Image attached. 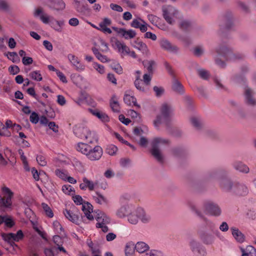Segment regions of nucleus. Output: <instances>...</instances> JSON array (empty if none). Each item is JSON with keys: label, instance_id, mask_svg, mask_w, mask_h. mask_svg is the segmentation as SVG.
<instances>
[{"label": "nucleus", "instance_id": "ddd939ff", "mask_svg": "<svg viewBox=\"0 0 256 256\" xmlns=\"http://www.w3.org/2000/svg\"><path fill=\"white\" fill-rule=\"evenodd\" d=\"M134 208V206L132 204H124L116 210V216L118 218H124L128 216Z\"/></svg>", "mask_w": 256, "mask_h": 256}, {"label": "nucleus", "instance_id": "c9c22d12", "mask_svg": "<svg viewBox=\"0 0 256 256\" xmlns=\"http://www.w3.org/2000/svg\"><path fill=\"white\" fill-rule=\"evenodd\" d=\"M92 197L96 202L100 204H106L108 202L106 198L99 192H96Z\"/></svg>", "mask_w": 256, "mask_h": 256}, {"label": "nucleus", "instance_id": "6ab92c4d", "mask_svg": "<svg viewBox=\"0 0 256 256\" xmlns=\"http://www.w3.org/2000/svg\"><path fill=\"white\" fill-rule=\"evenodd\" d=\"M124 101L126 104L128 106H135L138 108H140V106L136 102V99L134 96L132 91H126L124 96Z\"/></svg>", "mask_w": 256, "mask_h": 256}, {"label": "nucleus", "instance_id": "1a4fd4ad", "mask_svg": "<svg viewBox=\"0 0 256 256\" xmlns=\"http://www.w3.org/2000/svg\"><path fill=\"white\" fill-rule=\"evenodd\" d=\"M190 206L192 210L198 216L202 218L206 228L211 230H214L216 227V224L212 221L204 216L202 213L196 208L194 204H191Z\"/></svg>", "mask_w": 256, "mask_h": 256}, {"label": "nucleus", "instance_id": "3c124183", "mask_svg": "<svg viewBox=\"0 0 256 256\" xmlns=\"http://www.w3.org/2000/svg\"><path fill=\"white\" fill-rule=\"evenodd\" d=\"M92 66L100 74H104L105 72L104 66L96 62H93Z\"/></svg>", "mask_w": 256, "mask_h": 256}, {"label": "nucleus", "instance_id": "7ed1b4c3", "mask_svg": "<svg viewBox=\"0 0 256 256\" xmlns=\"http://www.w3.org/2000/svg\"><path fill=\"white\" fill-rule=\"evenodd\" d=\"M169 144V140L163 138H155L152 140L150 152L159 162H162L164 159L161 151L162 148L164 146L168 145Z\"/></svg>", "mask_w": 256, "mask_h": 256}, {"label": "nucleus", "instance_id": "c756f323", "mask_svg": "<svg viewBox=\"0 0 256 256\" xmlns=\"http://www.w3.org/2000/svg\"><path fill=\"white\" fill-rule=\"evenodd\" d=\"M230 230L234 238L238 242L242 243L244 241V234L238 228L232 227Z\"/></svg>", "mask_w": 256, "mask_h": 256}, {"label": "nucleus", "instance_id": "4d7b16f0", "mask_svg": "<svg viewBox=\"0 0 256 256\" xmlns=\"http://www.w3.org/2000/svg\"><path fill=\"white\" fill-rule=\"evenodd\" d=\"M8 58L13 62H16L20 60L18 54L16 52H9L8 54Z\"/></svg>", "mask_w": 256, "mask_h": 256}, {"label": "nucleus", "instance_id": "20e7f679", "mask_svg": "<svg viewBox=\"0 0 256 256\" xmlns=\"http://www.w3.org/2000/svg\"><path fill=\"white\" fill-rule=\"evenodd\" d=\"M74 134L78 138L85 140L87 142L92 144L98 141V137L96 133L91 131L88 128L76 126L74 129Z\"/></svg>", "mask_w": 256, "mask_h": 256}, {"label": "nucleus", "instance_id": "e2e57ef3", "mask_svg": "<svg viewBox=\"0 0 256 256\" xmlns=\"http://www.w3.org/2000/svg\"><path fill=\"white\" fill-rule=\"evenodd\" d=\"M73 200L74 201V203L77 205H83L84 202H84L82 197L80 195H76L74 196Z\"/></svg>", "mask_w": 256, "mask_h": 256}, {"label": "nucleus", "instance_id": "a19ab883", "mask_svg": "<svg viewBox=\"0 0 256 256\" xmlns=\"http://www.w3.org/2000/svg\"><path fill=\"white\" fill-rule=\"evenodd\" d=\"M143 64L144 68H146L148 72L150 74H152L153 72V67L156 65V62L154 61L150 60H144L143 62Z\"/></svg>", "mask_w": 256, "mask_h": 256}, {"label": "nucleus", "instance_id": "e433bc0d", "mask_svg": "<svg viewBox=\"0 0 256 256\" xmlns=\"http://www.w3.org/2000/svg\"><path fill=\"white\" fill-rule=\"evenodd\" d=\"M1 236L5 242L8 243L13 248L14 247H18V246L14 243V242L12 233H2L1 234Z\"/></svg>", "mask_w": 256, "mask_h": 256}, {"label": "nucleus", "instance_id": "4be33fe9", "mask_svg": "<svg viewBox=\"0 0 256 256\" xmlns=\"http://www.w3.org/2000/svg\"><path fill=\"white\" fill-rule=\"evenodd\" d=\"M232 192L238 195H245L248 192L246 186L238 182H234Z\"/></svg>", "mask_w": 256, "mask_h": 256}, {"label": "nucleus", "instance_id": "6e6d98bb", "mask_svg": "<svg viewBox=\"0 0 256 256\" xmlns=\"http://www.w3.org/2000/svg\"><path fill=\"white\" fill-rule=\"evenodd\" d=\"M14 242H18L24 238V234L21 230H19L16 234L12 233Z\"/></svg>", "mask_w": 256, "mask_h": 256}, {"label": "nucleus", "instance_id": "5fc2aeb1", "mask_svg": "<svg viewBox=\"0 0 256 256\" xmlns=\"http://www.w3.org/2000/svg\"><path fill=\"white\" fill-rule=\"evenodd\" d=\"M36 161L38 164L40 166H44L47 164V162L45 157L42 154L38 155L36 156Z\"/></svg>", "mask_w": 256, "mask_h": 256}, {"label": "nucleus", "instance_id": "cd10ccee", "mask_svg": "<svg viewBox=\"0 0 256 256\" xmlns=\"http://www.w3.org/2000/svg\"><path fill=\"white\" fill-rule=\"evenodd\" d=\"M138 213L139 214V220L144 224H148L150 222L152 216L147 214L143 208H138Z\"/></svg>", "mask_w": 256, "mask_h": 256}, {"label": "nucleus", "instance_id": "aec40b11", "mask_svg": "<svg viewBox=\"0 0 256 256\" xmlns=\"http://www.w3.org/2000/svg\"><path fill=\"white\" fill-rule=\"evenodd\" d=\"M112 28L126 40L132 38L136 36V32L132 29L126 30L124 28H118L115 27H113Z\"/></svg>", "mask_w": 256, "mask_h": 256}, {"label": "nucleus", "instance_id": "0e129e2a", "mask_svg": "<svg viewBox=\"0 0 256 256\" xmlns=\"http://www.w3.org/2000/svg\"><path fill=\"white\" fill-rule=\"evenodd\" d=\"M246 253L250 256H256V250L254 246H248L246 248Z\"/></svg>", "mask_w": 256, "mask_h": 256}, {"label": "nucleus", "instance_id": "dca6fc26", "mask_svg": "<svg viewBox=\"0 0 256 256\" xmlns=\"http://www.w3.org/2000/svg\"><path fill=\"white\" fill-rule=\"evenodd\" d=\"M130 26L135 28H138L142 32H144L147 31L149 26L144 20L138 17L133 19L130 23Z\"/></svg>", "mask_w": 256, "mask_h": 256}, {"label": "nucleus", "instance_id": "f03ea898", "mask_svg": "<svg viewBox=\"0 0 256 256\" xmlns=\"http://www.w3.org/2000/svg\"><path fill=\"white\" fill-rule=\"evenodd\" d=\"M160 110V114H158L154 120V125L156 128H158L162 124H168L174 115V108L170 104H163Z\"/></svg>", "mask_w": 256, "mask_h": 256}, {"label": "nucleus", "instance_id": "7c9ffc66", "mask_svg": "<svg viewBox=\"0 0 256 256\" xmlns=\"http://www.w3.org/2000/svg\"><path fill=\"white\" fill-rule=\"evenodd\" d=\"M88 110L92 114L97 117L102 122L108 121V116L104 112H101L96 109L88 108Z\"/></svg>", "mask_w": 256, "mask_h": 256}, {"label": "nucleus", "instance_id": "680f3d73", "mask_svg": "<svg viewBox=\"0 0 256 256\" xmlns=\"http://www.w3.org/2000/svg\"><path fill=\"white\" fill-rule=\"evenodd\" d=\"M53 226L54 230L58 233H60L62 232L63 231L62 227V226L60 223L57 220L54 221L53 222Z\"/></svg>", "mask_w": 256, "mask_h": 256}, {"label": "nucleus", "instance_id": "f8f14e48", "mask_svg": "<svg viewBox=\"0 0 256 256\" xmlns=\"http://www.w3.org/2000/svg\"><path fill=\"white\" fill-rule=\"evenodd\" d=\"M111 43L112 48L120 53L122 56H124L128 52V47L124 42L114 39L111 40Z\"/></svg>", "mask_w": 256, "mask_h": 256}, {"label": "nucleus", "instance_id": "79ce46f5", "mask_svg": "<svg viewBox=\"0 0 256 256\" xmlns=\"http://www.w3.org/2000/svg\"><path fill=\"white\" fill-rule=\"evenodd\" d=\"M62 192L66 194L73 195L75 192L74 188L70 184H65L62 186Z\"/></svg>", "mask_w": 256, "mask_h": 256}, {"label": "nucleus", "instance_id": "8fccbe9b", "mask_svg": "<svg viewBox=\"0 0 256 256\" xmlns=\"http://www.w3.org/2000/svg\"><path fill=\"white\" fill-rule=\"evenodd\" d=\"M72 165L77 171L79 172H84V166L80 161L77 160H74V161L72 162Z\"/></svg>", "mask_w": 256, "mask_h": 256}, {"label": "nucleus", "instance_id": "338daca9", "mask_svg": "<svg viewBox=\"0 0 256 256\" xmlns=\"http://www.w3.org/2000/svg\"><path fill=\"white\" fill-rule=\"evenodd\" d=\"M30 119L32 123L36 124L38 122L39 117L36 112H32L30 116Z\"/></svg>", "mask_w": 256, "mask_h": 256}, {"label": "nucleus", "instance_id": "c03bdc74", "mask_svg": "<svg viewBox=\"0 0 256 256\" xmlns=\"http://www.w3.org/2000/svg\"><path fill=\"white\" fill-rule=\"evenodd\" d=\"M30 78L36 81H41L42 80V76L40 74V72L38 70H35L31 72L30 74Z\"/></svg>", "mask_w": 256, "mask_h": 256}, {"label": "nucleus", "instance_id": "a18cd8bd", "mask_svg": "<svg viewBox=\"0 0 256 256\" xmlns=\"http://www.w3.org/2000/svg\"><path fill=\"white\" fill-rule=\"evenodd\" d=\"M191 22L186 20H182L179 24L180 28L183 30H188L191 27Z\"/></svg>", "mask_w": 256, "mask_h": 256}, {"label": "nucleus", "instance_id": "4c0bfd02", "mask_svg": "<svg viewBox=\"0 0 256 256\" xmlns=\"http://www.w3.org/2000/svg\"><path fill=\"white\" fill-rule=\"evenodd\" d=\"M144 83L142 82L140 80V76L138 75L136 76L134 81V86L137 90L142 92H144L148 90V88L144 86Z\"/></svg>", "mask_w": 256, "mask_h": 256}, {"label": "nucleus", "instance_id": "c85d7f7f", "mask_svg": "<svg viewBox=\"0 0 256 256\" xmlns=\"http://www.w3.org/2000/svg\"><path fill=\"white\" fill-rule=\"evenodd\" d=\"M132 45L135 48L142 52L144 54H148L149 53V50L146 44L142 41H134Z\"/></svg>", "mask_w": 256, "mask_h": 256}, {"label": "nucleus", "instance_id": "2eb2a0df", "mask_svg": "<svg viewBox=\"0 0 256 256\" xmlns=\"http://www.w3.org/2000/svg\"><path fill=\"white\" fill-rule=\"evenodd\" d=\"M102 148L100 146H96L93 148L92 147L86 157L90 160H97L102 157Z\"/></svg>", "mask_w": 256, "mask_h": 256}, {"label": "nucleus", "instance_id": "69168bd1", "mask_svg": "<svg viewBox=\"0 0 256 256\" xmlns=\"http://www.w3.org/2000/svg\"><path fill=\"white\" fill-rule=\"evenodd\" d=\"M8 71L10 73V74L12 75H15L18 74L20 72V68L17 66H11L8 68Z\"/></svg>", "mask_w": 256, "mask_h": 256}, {"label": "nucleus", "instance_id": "37998d69", "mask_svg": "<svg viewBox=\"0 0 256 256\" xmlns=\"http://www.w3.org/2000/svg\"><path fill=\"white\" fill-rule=\"evenodd\" d=\"M55 174L57 176L62 180H66L68 176V172L64 170L56 169L55 171Z\"/></svg>", "mask_w": 256, "mask_h": 256}, {"label": "nucleus", "instance_id": "f704fd0d", "mask_svg": "<svg viewBox=\"0 0 256 256\" xmlns=\"http://www.w3.org/2000/svg\"><path fill=\"white\" fill-rule=\"evenodd\" d=\"M149 248L150 247L148 245L143 242H138L135 244V250L137 252L140 254L144 253L148 250Z\"/></svg>", "mask_w": 256, "mask_h": 256}, {"label": "nucleus", "instance_id": "09e8293b", "mask_svg": "<svg viewBox=\"0 0 256 256\" xmlns=\"http://www.w3.org/2000/svg\"><path fill=\"white\" fill-rule=\"evenodd\" d=\"M42 206L44 209L46 214L49 218H52L54 216L53 212L50 207L46 203H42Z\"/></svg>", "mask_w": 256, "mask_h": 256}, {"label": "nucleus", "instance_id": "a878e982", "mask_svg": "<svg viewBox=\"0 0 256 256\" xmlns=\"http://www.w3.org/2000/svg\"><path fill=\"white\" fill-rule=\"evenodd\" d=\"M66 218L72 222L78 224L80 222L79 216L74 213L72 210H66L64 211Z\"/></svg>", "mask_w": 256, "mask_h": 256}, {"label": "nucleus", "instance_id": "58836bf2", "mask_svg": "<svg viewBox=\"0 0 256 256\" xmlns=\"http://www.w3.org/2000/svg\"><path fill=\"white\" fill-rule=\"evenodd\" d=\"M135 250V244L130 242H128L125 247V254L126 256H133V254Z\"/></svg>", "mask_w": 256, "mask_h": 256}, {"label": "nucleus", "instance_id": "6e6552de", "mask_svg": "<svg viewBox=\"0 0 256 256\" xmlns=\"http://www.w3.org/2000/svg\"><path fill=\"white\" fill-rule=\"evenodd\" d=\"M204 208L206 212L212 216H219L222 214V210L216 203L208 201L204 203Z\"/></svg>", "mask_w": 256, "mask_h": 256}, {"label": "nucleus", "instance_id": "ea45409f", "mask_svg": "<svg viewBox=\"0 0 256 256\" xmlns=\"http://www.w3.org/2000/svg\"><path fill=\"white\" fill-rule=\"evenodd\" d=\"M172 90L180 94H183L184 93V86L182 84L176 80H174L172 85Z\"/></svg>", "mask_w": 256, "mask_h": 256}, {"label": "nucleus", "instance_id": "5701e85b", "mask_svg": "<svg viewBox=\"0 0 256 256\" xmlns=\"http://www.w3.org/2000/svg\"><path fill=\"white\" fill-rule=\"evenodd\" d=\"M218 182L220 187L223 190L232 192L234 183L226 178L220 179Z\"/></svg>", "mask_w": 256, "mask_h": 256}, {"label": "nucleus", "instance_id": "603ef678", "mask_svg": "<svg viewBox=\"0 0 256 256\" xmlns=\"http://www.w3.org/2000/svg\"><path fill=\"white\" fill-rule=\"evenodd\" d=\"M191 123L196 129H200L202 126V122L200 119L196 117H193L191 118Z\"/></svg>", "mask_w": 256, "mask_h": 256}, {"label": "nucleus", "instance_id": "39448f33", "mask_svg": "<svg viewBox=\"0 0 256 256\" xmlns=\"http://www.w3.org/2000/svg\"><path fill=\"white\" fill-rule=\"evenodd\" d=\"M162 10L164 18L170 24H173L176 20L182 17L180 12L172 6H164Z\"/></svg>", "mask_w": 256, "mask_h": 256}, {"label": "nucleus", "instance_id": "bf43d9fd", "mask_svg": "<svg viewBox=\"0 0 256 256\" xmlns=\"http://www.w3.org/2000/svg\"><path fill=\"white\" fill-rule=\"evenodd\" d=\"M148 18L149 21L154 25L156 26L159 20V18L153 14H148Z\"/></svg>", "mask_w": 256, "mask_h": 256}, {"label": "nucleus", "instance_id": "13d9d810", "mask_svg": "<svg viewBox=\"0 0 256 256\" xmlns=\"http://www.w3.org/2000/svg\"><path fill=\"white\" fill-rule=\"evenodd\" d=\"M153 90L155 92V94L157 97L161 96L164 93V88L162 86H154Z\"/></svg>", "mask_w": 256, "mask_h": 256}, {"label": "nucleus", "instance_id": "423d86ee", "mask_svg": "<svg viewBox=\"0 0 256 256\" xmlns=\"http://www.w3.org/2000/svg\"><path fill=\"white\" fill-rule=\"evenodd\" d=\"M218 56H223L228 61H235L241 59L243 56L240 54H235L225 46H220L216 49Z\"/></svg>", "mask_w": 256, "mask_h": 256}, {"label": "nucleus", "instance_id": "473e14b6", "mask_svg": "<svg viewBox=\"0 0 256 256\" xmlns=\"http://www.w3.org/2000/svg\"><path fill=\"white\" fill-rule=\"evenodd\" d=\"M110 106L112 110L114 112H119L120 107L118 102V98L116 96L113 95L110 101Z\"/></svg>", "mask_w": 256, "mask_h": 256}, {"label": "nucleus", "instance_id": "9b49d317", "mask_svg": "<svg viewBox=\"0 0 256 256\" xmlns=\"http://www.w3.org/2000/svg\"><path fill=\"white\" fill-rule=\"evenodd\" d=\"M2 191L6 195V198L0 196V205L4 208H10L12 205V192L7 187H3Z\"/></svg>", "mask_w": 256, "mask_h": 256}, {"label": "nucleus", "instance_id": "bb28decb", "mask_svg": "<svg viewBox=\"0 0 256 256\" xmlns=\"http://www.w3.org/2000/svg\"><path fill=\"white\" fill-rule=\"evenodd\" d=\"M138 208H133L132 210L129 214L128 217V222L132 224H136L138 223L139 220V214L138 213Z\"/></svg>", "mask_w": 256, "mask_h": 256}, {"label": "nucleus", "instance_id": "72a5a7b5", "mask_svg": "<svg viewBox=\"0 0 256 256\" xmlns=\"http://www.w3.org/2000/svg\"><path fill=\"white\" fill-rule=\"evenodd\" d=\"M91 148V146L84 142H78L76 146V150L86 156L90 150Z\"/></svg>", "mask_w": 256, "mask_h": 256}, {"label": "nucleus", "instance_id": "774afa93", "mask_svg": "<svg viewBox=\"0 0 256 256\" xmlns=\"http://www.w3.org/2000/svg\"><path fill=\"white\" fill-rule=\"evenodd\" d=\"M150 256H164L163 252L160 250H152L149 252Z\"/></svg>", "mask_w": 256, "mask_h": 256}, {"label": "nucleus", "instance_id": "b1692460", "mask_svg": "<svg viewBox=\"0 0 256 256\" xmlns=\"http://www.w3.org/2000/svg\"><path fill=\"white\" fill-rule=\"evenodd\" d=\"M82 210L84 216L88 220H94V216L92 214L93 212V207L90 203L88 202H84L83 205H82Z\"/></svg>", "mask_w": 256, "mask_h": 256}, {"label": "nucleus", "instance_id": "0eeeda50", "mask_svg": "<svg viewBox=\"0 0 256 256\" xmlns=\"http://www.w3.org/2000/svg\"><path fill=\"white\" fill-rule=\"evenodd\" d=\"M94 214L95 218L98 222L96 227L101 228L104 232H107L108 230V228L106 224L110 222V218L106 214L100 210L94 212Z\"/></svg>", "mask_w": 256, "mask_h": 256}, {"label": "nucleus", "instance_id": "9d476101", "mask_svg": "<svg viewBox=\"0 0 256 256\" xmlns=\"http://www.w3.org/2000/svg\"><path fill=\"white\" fill-rule=\"evenodd\" d=\"M189 246L191 250L196 256H205L206 251L200 243L194 239H191L189 242Z\"/></svg>", "mask_w": 256, "mask_h": 256}, {"label": "nucleus", "instance_id": "412c9836", "mask_svg": "<svg viewBox=\"0 0 256 256\" xmlns=\"http://www.w3.org/2000/svg\"><path fill=\"white\" fill-rule=\"evenodd\" d=\"M254 92L250 88H246L244 90V96L246 102L250 106H254L256 105V100L254 97Z\"/></svg>", "mask_w": 256, "mask_h": 256}, {"label": "nucleus", "instance_id": "864d4df0", "mask_svg": "<svg viewBox=\"0 0 256 256\" xmlns=\"http://www.w3.org/2000/svg\"><path fill=\"white\" fill-rule=\"evenodd\" d=\"M199 76L202 79L206 80L210 76L208 71L204 69H200L198 70Z\"/></svg>", "mask_w": 256, "mask_h": 256}, {"label": "nucleus", "instance_id": "2f4dec72", "mask_svg": "<svg viewBox=\"0 0 256 256\" xmlns=\"http://www.w3.org/2000/svg\"><path fill=\"white\" fill-rule=\"evenodd\" d=\"M232 166L235 170L240 172L247 174L249 172V168L244 164L240 161H236L232 164Z\"/></svg>", "mask_w": 256, "mask_h": 256}, {"label": "nucleus", "instance_id": "f3484780", "mask_svg": "<svg viewBox=\"0 0 256 256\" xmlns=\"http://www.w3.org/2000/svg\"><path fill=\"white\" fill-rule=\"evenodd\" d=\"M160 47L170 52L173 54H177L178 52V48L175 45L172 44L168 40L162 38L160 41Z\"/></svg>", "mask_w": 256, "mask_h": 256}, {"label": "nucleus", "instance_id": "49530a36", "mask_svg": "<svg viewBox=\"0 0 256 256\" xmlns=\"http://www.w3.org/2000/svg\"><path fill=\"white\" fill-rule=\"evenodd\" d=\"M200 238L203 242L207 244H212L214 242V237L210 234L202 235Z\"/></svg>", "mask_w": 256, "mask_h": 256}, {"label": "nucleus", "instance_id": "de8ad7c7", "mask_svg": "<svg viewBox=\"0 0 256 256\" xmlns=\"http://www.w3.org/2000/svg\"><path fill=\"white\" fill-rule=\"evenodd\" d=\"M117 151V147L114 144L108 145L106 148V152L110 156L115 155Z\"/></svg>", "mask_w": 256, "mask_h": 256}, {"label": "nucleus", "instance_id": "052dcab7", "mask_svg": "<svg viewBox=\"0 0 256 256\" xmlns=\"http://www.w3.org/2000/svg\"><path fill=\"white\" fill-rule=\"evenodd\" d=\"M152 80V75L150 74H145L143 76L144 83L146 86L150 85Z\"/></svg>", "mask_w": 256, "mask_h": 256}, {"label": "nucleus", "instance_id": "f257e3e1", "mask_svg": "<svg viewBox=\"0 0 256 256\" xmlns=\"http://www.w3.org/2000/svg\"><path fill=\"white\" fill-rule=\"evenodd\" d=\"M34 16L35 18H38L44 24H49L56 32H62V28L64 25V20H58L54 19L52 16L45 13L40 8L34 10Z\"/></svg>", "mask_w": 256, "mask_h": 256}, {"label": "nucleus", "instance_id": "a211bd4d", "mask_svg": "<svg viewBox=\"0 0 256 256\" xmlns=\"http://www.w3.org/2000/svg\"><path fill=\"white\" fill-rule=\"evenodd\" d=\"M82 182L80 184V188L82 190H86L88 188L89 190L92 191L96 187L98 182H93L88 180L86 177L82 178Z\"/></svg>", "mask_w": 256, "mask_h": 256}, {"label": "nucleus", "instance_id": "4468645a", "mask_svg": "<svg viewBox=\"0 0 256 256\" xmlns=\"http://www.w3.org/2000/svg\"><path fill=\"white\" fill-rule=\"evenodd\" d=\"M68 59L71 65L74 68L76 71L82 72L85 70V66L80 62L79 58L75 55L72 54H68Z\"/></svg>", "mask_w": 256, "mask_h": 256}, {"label": "nucleus", "instance_id": "393cba45", "mask_svg": "<svg viewBox=\"0 0 256 256\" xmlns=\"http://www.w3.org/2000/svg\"><path fill=\"white\" fill-rule=\"evenodd\" d=\"M49 6L56 10H62L65 8L66 4L62 0H49Z\"/></svg>", "mask_w": 256, "mask_h": 256}]
</instances>
